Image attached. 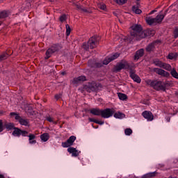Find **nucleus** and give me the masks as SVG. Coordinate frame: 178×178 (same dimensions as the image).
I'll use <instances>...</instances> for the list:
<instances>
[{"label": "nucleus", "mask_w": 178, "mask_h": 178, "mask_svg": "<svg viewBox=\"0 0 178 178\" xmlns=\"http://www.w3.org/2000/svg\"><path fill=\"white\" fill-rule=\"evenodd\" d=\"M130 34L134 40L140 41V40H143V38H145V37L154 36L155 31L151 30L143 31L141 25L134 24L131 26Z\"/></svg>", "instance_id": "obj_1"}, {"label": "nucleus", "mask_w": 178, "mask_h": 178, "mask_svg": "<svg viewBox=\"0 0 178 178\" xmlns=\"http://www.w3.org/2000/svg\"><path fill=\"white\" fill-rule=\"evenodd\" d=\"M147 83L156 91H166V87L170 86V82L169 81L148 80Z\"/></svg>", "instance_id": "obj_2"}, {"label": "nucleus", "mask_w": 178, "mask_h": 178, "mask_svg": "<svg viewBox=\"0 0 178 178\" xmlns=\"http://www.w3.org/2000/svg\"><path fill=\"white\" fill-rule=\"evenodd\" d=\"M163 19H165V15L162 14L161 11L155 18L146 17L145 21L149 26H152V24H161Z\"/></svg>", "instance_id": "obj_3"}, {"label": "nucleus", "mask_w": 178, "mask_h": 178, "mask_svg": "<svg viewBox=\"0 0 178 178\" xmlns=\"http://www.w3.org/2000/svg\"><path fill=\"white\" fill-rule=\"evenodd\" d=\"M122 69H128L129 72H131L134 69H136V64L134 63H128L127 61L124 60L122 63H120L115 67L117 72H120Z\"/></svg>", "instance_id": "obj_4"}, {"label": "nucleus", "mask_w": 178, "mask_h": 178, "mask_svg": "<svg viewBox=\"0 0 178 178\" xmlns=\"http://www.w3.org/2000/svg\"><path fill=\"white\" fill-rule=\"evenodd\" d=\"M100 88H102V85L101 83H97V82H90L88 85L83 86V90L88 92H91L92 91H98Z\"/></svg>", "instance_id": "obj_5"}, {"label": "nucleus", "mask_w": 178, "mask_h": 178, "mask_svg": "<svg viewBox=\"0 0 178 178\" xmlns=\"http://www.w3.org/2000/svg\"><path fill=\"white\" fill-rule=\"evenodd\" d=\"M10 116H15V120H17L22 126H30V121L29 119L23 118L20 117V115L16 113H10Z\"/></svg>", "instance_id": "obj_6"}, {"label": "nucleus", "mask_w": 178, "mask_h": 178, "mask_svg": "<svg viewBox=\"0 0 178 178\" xmlns=\"http://www.w3.org/2000/svg\"><path fill=\"white\" fill-rule=\"evenodd\" d=\"M99 42V38L97 36H93L89 39L88 44H89V48H90V49H94V48H97V47H98Z\"/></svg>", "instance_id": "obj_7"}, {"label": "nucleus", "mask_w": 178, "mask_h": 178, "mask_svg": "<svg viewBox=\"0 0 178 178\" xmlns=\"http://www.w3.org/2000/svg\"><path fill=\"white\" fill-rule=\"evenodd\" d=\"M58 51H59V47H58V45H54L51 47L47 50L44 59H49V58L52 56V54H55V52H58Z\"/></svg>", "instance_id": "obj_8"}, {"label": "nucleus", "mask_w": 178, "mask_h": 178, "mask_svg": "<svg viewBox=\"0 0 178 178\" xmlns=\"http://www.w3.org/2000/svg\"><path fill=\"white\" fill-rule=\"evenodd\" d=\"M115 110L113 108H106L104 110H102V118H104V119H108L111 118V116H113Z\"/></svg>", "instance_id": "obj_9"}, {"label": "nucleus", "mask_w": 178, "mask_h": 178, "mask_svg": "<svg viewBox=\"0 0 178 178\" xmlns=\"http://www.w3.org/2000/svg\"><path fill=\"white\" fill-rule=\"evenodd\" d=\"M74 141H76V136H72L67 140V141L63 142L61 145L63 148H69V147L73 145Z\"/></svg>", "instance_id": "obj_10"}, {"label": "nucleus", "mask_w": 178, "mask_h": 178, "mask_svg": "<svg viewBox=\"0 0 178 178\" xmlns=\"http://www.w3.org/2000/svg\"><path fill=\"white\" fill-rule=\"evenodd\" d=\"M120 54L118 53H115L113 54H111V56H108L106 58L105 60H103V65H108L112 62V60H115V59H118Z\"/></svg>", "instance_id": "obj_11"}, {"label": "nucleus", "mask_w": 178, "mask_h": 178, "mask_svg": "<svg viewBox=\"0 0 178 178\" xmlns=\"http://www.w3.org/2000/svg\"><path fill=\"white\" fill-rule=\"evenodd\" d=\"M153 70L154 72H155V73L159 74V76H162V77H169V76H170V74H169V72L161 68H154Z\"/></svg>", "instance_id": "obj_12"}, {"label": "nucleus", "mask_w": 178, "mask_h": 178, "mask_svg": "<svg viewBox=\"0 0 178 178\" xmlns=\"http://www.w3.org/2000/svg\"><path fill=\"white\" fill-rule=\"evenodd\" d=\"M130 77L136 83H141V79L138 75L136 74V70L134 68L129 71Z\"/></svg>", "instance_id": "obj_13"}, {"label": "nucleus", "mask_w": 178, "mask_h": 178, "mask_svg": "<svg viewBox=\"0 0 178 178\" xmlns=\"http://www.w3.org/2000/svg\"><path fill=\"white\" fill-rule=\"evenodd\" d=\"M87 78L86 76H79L78 77L74 78L72 83L76 86H79V84H81L83 81H86Z\"/></svg>", "instance_id": "obj_14"}, {"label": "nucleus", "mask_w": 178, "mask_h": 178, "mask_svg": "<svg viewBox=\"0 0 178 178\" xmlns=\"http://www.w3.org/2000/svg\"><path fill=\"white\" fill-rule=\"evenodd\" d=\"M142 115L143 116V118H145V119H147V120H148L149 122L154 120V115H152V113H151V111H145L142 113Z\"/></svg>", "instance_id": "obj_15"}, {"label": "nucleus", "mask_w": 178, "mask_h": 178, "mask_svg": "<svg viewBox=\"0 0 178 178\" xmlns=\"http://www.w3.org/2000/svg\"><path fill=\"white\" fill-rule=\"evenodd\" d=\"M74 6H76L77 10H79V12L84 13H91L90 10H88L87 8L83 7L79 4H74Z\"/></svg>", "instance_id": "obj_16"}, {"label": "nucleus", "mask_w": 178, "mask_h": 178, "mask_svg": "<svg viewBox=\"0 0 178 178\" xmlns=\"http://www.w3.org/2000/svg\"><path fill=\"white\" fill-rule=\"evenodd\" d=\"M144 55V49H140L136 52L134 56L135 60H138Z\"/></svg>", "instance_id": "obj_17"}, {"label": "nucleus", "mask_w": 178, "mask_h": 178, "mask_svg": "<svg viewBox=\"0 0 178 178\" xmlns=\"http://www.w3.org/2000/svg\"><path fill=\"white\" fill-rule=\"evenodd\" d=\"M90 112L95 116H102V110L99 108H92L90 109Z\"/></svg>", "instance_id": "obj_18"}, {"label": "nucleus", "mask_w": 178, "mask_h": 178, "mask_svg": "<svg viewBox=\"0 0 178 178\" xmlns=\"http://www.w3.org/2000/svg\"><path fill=\"white\" fill-rule=\"evenodd\" d=\"M67 151L70 154H72V156H77L80 152H79V150L76 149L74 147H69L67 149Z\"/></svg>", "instance_id": "obj_19"}, {"label": "nucleus", "mask_w": 178, "mask_h": 178, "mask_svg": "<svg viewBox=\"0 0 178 178\" xmlns=\"http://www.w3.org/2000/svg\"><path fill=\"white\" fill-rule=\"evenodd\" d=\"M155 47H156V42H153L150 43L147 47L146 51L147 52H151L155 49Z\"/></svg>", "instance_id": "obj_20"}, {"label": "nucleus", "mask_w": 178, "mask_h": 178, "mask_svg": "<svg viewBox=\"0 0 178 178\" xmlns=\"http://www.w3.org/2000/svg\"><path fill=\"white\" fill-rule=\"evenodd\" d=\"M40 139L43 143H47V140H49V134L44 133L40 136Z\"/></svg>", "instance_id": "obj_21"}, {"label": "nucleus", "mask_w": 178, "mask_h": 178, "mask_svg": "<svg viewBox=\"0 0 178 178\" xmlns=\"http://www.w3.org/2000/svg\"><path fill=\"white\" fill-rule=\"evenodd\" d=\"M21 133H22V129L19 128H14L13 136H15V137H20Z\"/></svg>", "instance_id": "obj_22"}, {"label": "nucleus", "mask_w": 178, "mask_h": 178, "mask_svg": "<svg viewBox=\"0 0 178 178\" xmlns=\"http://www.w3.org/2000/svg\"><path fill=\"white\" fill-rule=\"evenodd\" d=\"M155 176H156V172H153L144 175L141 178H153L155 177Z\"/></svg>", "instance_id": "obj_23"}, {"label": "nucleus", "mask_w": 178, "mask_h": 178, "mask_svg": "<svg viewBox=\"0 0 178 178\" xmlns=\"http://www.w3.org/2000/svg\"><path fill=\"white\" fill-rule=\"evenodd\" d=\"M28 137L29 138V144H35V143H37V140H35V135L30 134ZM31 140H33L31 141Z\"/></svg>", "instance_id": "obj_24"}, {"label": "nucleus", "mask_w": 178, "mask_h": 178, "mask_svg": "<svg viewBox=\"0 0 178 178\" xmlns=\"http://www.w3.org/2000/svg\"><path fill=\"white\" fill-rule=\"evenodd\" d=\"M162 68L165 70H167L168 72H171L172 70V65L166 63H164V64H163Z\"/></svg>", "instance_id": "obj_25"}, {"label": "nucleus", "mask_w": 178, "mask_h": 178, "mask_svg": "<svg viewBox=\"0 0 178 178\" xmlns=\"http://www.w3.org/2000/svg\"><path fill=\"white\" fill-rule=\"evenodd\" d=\"M9 11L3 10L0 12V19H5V17H8L9 16Z\"/></svg>", "instance_id": "obj_26"}, {"label": "nucleus", "mask_w": 178, "mask_h": 178, "mask_svg": "<svg viewBox=\"0 0 178 178\" xmlns=\"http://www.w3.org/2000/svg\"><path fill=\"white\" fill-rule=\"evenodd\" d=\"M124 116H125L124 114L120 112H117L114 113V118H115V119H123Z\"/></svg>", "instance_id": "obj_27"}, {"label": "nucleus", "mask_w": 178, "mask_h": 178, "mask_svg": "<svg viewBox=\"0 0 178 178\" xmlns=\"http://www.w3.org/2000/svg\"><path fill=\"white\" fill-rule=\"evenodd\" d=\"M170 74L175 79H178V73L177 71H176V68H172V70L170 71Z\"/></svg>", "instance_id": "obj_28"}, {"label": "nucleus", "mask_w": 178, "mask_h": 178, "mask_svg": "<svg viewBox=\"0 0 178 178\" xmlns=\"http://www.w3.org/2000/svg\"><path fill=\"white\" fill-rule=\"evenodd\" d=\"M132 10L134 12V13H136V15H140L141 14V10L138 8V7L134 6L132 7Z\"/></svg>", "instance_id": "obj_29"}, {"label": "nucleus", "mask_w": 178, "mask_h": 178, "mask_svg": "<svg viewBox=\"0 0 178 178\" xmlns=\"http://www.w3.org/2000/svg\"><path fill=\"white\" fill-rule=\"evenodd\" d=\"M154 63L155 65V66H158L159 67H163V64L164 63L159 60H156L155 61H154Z\"/></svg>", "instance_id": "obj_30"}, {"label": "nucleus", "mask_w": 178, "mask_h": 178, "mask_svg": "<svg viewBox=\"0 0 178 178\" xmlns=\"http://www.w3.org/2000/svg\"><path fill=\"white\" fill-rule=\"evenodd\" d=\"M118 97L121 101H126L127 99V95L123 93H118Z\"/></svg>", "instance_id": "obj_31"}, {"label": "nucleus", "mask_w": 178, "mask_h": 178, "mask_svg": "<svg viewBox=\"0 0 178 178\" xmlns=\"http://www.w3.org/2000/svg\"><path fill=\"white\" fill-rule=\"evenodd\" d=\"M4 126L8 130H12V129H14L15 127V125L13 123H6Z\"/></svg>", "instance_id": "obj_32"}, {"label": "nucleus", "mask_w": 178, "mask_h": 178, "mask_svg": "<svg viewBox=\"0 0 178 178\" xmlns=\"http://www.w3.org/2000/svg\"><path fill=\"white\" fill-rule=\"evenodd\" d=\"M177 58V54L176 53H170L168 56V59H176Z\"/></svg>", "instance_id": "obj_33"}, {"label": "nucleus", "mask_w": 178, "mask_h": 178, "mask_svg": "<svg viewBox=\"0 0 178 178\" xmlns=\"http://www.w3.org/2000/svg\"><path fill=\"white\" fill-rule=\"evenodd\" d=\"M8 56H9V54L8 53H3L0 56V62H2V60H5V59H8Z\"/></svg>", "instance_id": "obj_34"}, {"label": "nucleus", "mask_w": 178, "mask_h": 178, "mask_svg": "<svg viewBox=\"0 0 178 178\" xmlns=\"http://www.w3.org/2000/svg\"><path fill=\"white\" fill-rule=\"evenodd\" d=\"M91 62H92V60H89L88 61V65H90V66L92 67H102V63H96L95 64V65H91Z\"/></svg>", "instance_id": "obj_35"}, {"label": "nucleus", "mask_w": 178, "mask_h": 178, "mask_svg": "<svg viewBox=\"0 0 178 178\" xmlns=\"http://www.w3.org/2000/svg\"><path fill=\"white\" fill-rule=\"evenodd\" d=\"M124 134L125 136H131V134H133V130L130 128H127L124 130Z\"/></svg>", "instance_id": "obj_36"}, {"label": "nucleus", "mask_w": 178, "mask_h": 178, "mask_svg": "<svg viewBox=\"0 0 178 178\" xmlns=\"http://www.w3.org/2000/svg\"><path fill=\"white\" fill-rule=\"evenodd\" d=\"M46 120H47V122H49L50 123H54V124H58V122L54 121V118L51 116L47 117Z\"/></svg>", "instance_id": "obj_37"}, {"label": "nucleus", "mask_w": 178, "mask_h": 178, "mask_svg": "<svg viewBox=\"0 0 178 178\" xmlns=\"http://www.w3.org/2000/svg\"><path fill=\"white\" fill-rule=\"evenodd\" d=\"M97 8H99V9H101L102 10H105V9H106V6L104 3H98Z\"/></svg>", "instance_id": "obj_38"}, {"label": "nucleus", "mask_w": 178, "mask_h": 178, "mask_svg": "<svg viewBox=\"0 0 178 178\" xmlns=\"http://www.w3.org/2000/svg\"><path fill=\"white\" fill-rule=\"evenodd\" d=\"M174 38H178V26L175 27L173 31Z\"/></svg>", "instance_id": "obj_39"}, {"label": "nucleus", "mask_w": 178, "mask_h": 178, "mask_svg": "<svg viewBox=\"0 0 178 178\" xmlns=\"http://www.w3.org/2000/svg\"><path fill=\"white\" fill-rule=\"evenodd\" d=\"M82 48L85 49V51H88L90 48V44L88 43H83L82 45Z\"/></svg>", "instance_id": "obj_40"}, {"label": "nucleus", "mask_w": 178, "mask_h": 178, "mask_svg": "<svg viewBox=\"0 0 178 178\" xmlns=\"http://www.w3.org/2000/svg\"><path fill=\"white\" fill-rule=\"evenodd\" d=\"M127 2V0H116V3H118V5H124Z\"/></svg>", "instance_id": "obj_41"}, {"label": "nucleus", "mask_w": 178, "mask_h": 178, "mask_svg": "<svg viewBox=\"0 0 178 178\" xmlns=\"http://www.w3.org/2000/svg\"><path fill=\"white\" fill-rule=\"evenodd\" d=\"M21 136H22V137H28L29 132L27 131L21 130Z\"/></svg>", "instance_id": "obj_42"}, {"label": "nucleus", "mask_w": 178, "mask_h": 178, "mask_svg": "<svg viewBox=\"0 0 178 178\" xmlns=\"http://www.w3.org/2000/svg\"><path fill=\"white\" fill-rule=\"evenodd\" d=\"M65 27H66V35H70V26H69V24H67Z\"/></svg>", "instance_id": "obj_43"}, {"label": "nucleus", "mask_w": 178, "mask_h": 178, "mask_svg": "<svg viewBox=\"0 0 178 178\" xmlns=\"http://www.w3.org/2000/svg\"><path fill=\"white\" fill-rule=\"evenodd\" d=\"M2 131H3V122L2 120H0V133H2Z\"/></svg>", "instance_id": "obj_44"}, {"label": "nucleus", "mask_w": 178, "mask_h": 178, "mask_svg": "<svg viewBox=\"0 0 178 178\" xmlns=\"http://www.w3.org/2000/svg\"><path fill=\"white\" fill-rule=\"evenodd\" d=\"M66 20V15H63L60 17V22H65Z\"/></svg>", "instance_id": "obj_45"}, {"label": "nucleus", "mask_w": 178, "mask_h": 178, "mask_svg": "<svg viewBox=\"0 0 178 178\" xmlns=\"http://www.w3.org/2000/svg\"><path fill=\"white\" fill-rule=\"evenodd\" d=\"M89 120L90 122H93L94 123H97V124H99V121L95 120V119H93V118H89Z\"/></svg>", "instance_id": "obj_46"}, {"label": "nucleus", "mask_w": 178, "mask_h": 178, "mask_svg": "<svg viewBox=\"0 0 178 178\" xmlns=\"http://www.w3.org/2000/svg\"><path fill=\"white\" fill-rule=\"evenodd\" d=\"M55 98L56 99H59V98H60V95H56Z\"/></svg>", "instance_id": "obj_47"}, {"label": "nucleus", "mask_w": 178, "mask_h": 178, "mask_svg": "<svg viewBox=\"0 0 178 178\" xmlns=\"http://www.w3.org/2000/svg\"><path fill=\"white\" fill-rule=\"evenodd\" d=\"M155 12H156V10H153L149 13V15H153V13H155Z\"/></svg>", "instance_id": "obj_48"}, {"label": "nucleus", "mask_w": 178, "mask_h": 178, "mask_svg": "<svg viewBox=\"0 0 178 178\" xmlns=\"http://www.w3.org/2000/svg\"><path fill=\"white\" fill-rule=\"evenodd\" d=\"M0 178H5V175L0 174Z\"/></svg>", "instance_id": "obj_49"}, {"label": "nucleus", "mask_w": 178, "mask_h": 178, "mask_svg": "<svg viewBox=\"0 0 178 178\" xmlns=\"http://www.w3.org/2000/svg\"><path fill=\"white\" fill-rule=\"evenodd\" d=\"M61 74H62L63 76H65V74H66V72H61Z\"/></svg>", "instance_id": "obj_50"}, {"label": "nucleus", "mask_w": 178, "mask_h": 178, "mask_svg": "<svg viewBox=\"0 0 178 178\" xmlns=\"http://www.w3.org/2000/svg\"><path fill=\"white\" fill-rule=\"evenodd\" d=\"M99 124H104V122H99Z\"/></svg>", "instance_id": "obj_51"}, {"label": "nucleus", "mask_w": 178, "mask_h": 178, "mask_svg": "<svg viewBox=\"0 0 178 178\" xmlns=\"http://www.w3.org/2000/svg\"><path fill=\"white\" fill-rule=\"evenodd\" d=\"M168 122H170V118L167 119Z\"/></svg>", "instance_id": "obj_52"}, {"label": "nucleus", "mask_w": 178, "mask_h": 178, "mask_svg": "<svg viewBox=\"0 0 178 178\" xmlns=\"http://www.w3.org/2000/svg\"><path fill=\"white\" fill-rule=\"evenodd\" d=\"M48 1H49L50 2H54V0H48Z\"/></svg>", "instance_id": "obj_53"}, {"label": "nucleus", "mask_w": 178, "mask_h": 178, "mask_svg": "<svg viewBox=\"0 0 178 178\" xmlns=\"http://www.w3.org/2000/svg\"><path fill=\"white\" fill-rule=\"evenodd\" d=\"M34 139L31 140V141H33Z\"/></svg>", "instance_id": "obj_54"}]
</instances>
